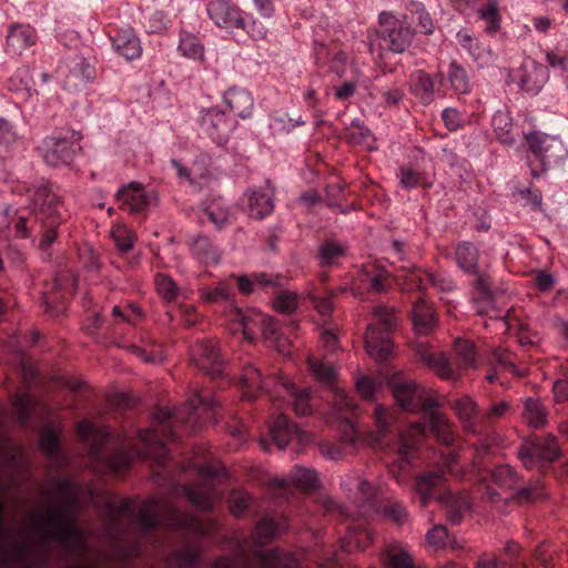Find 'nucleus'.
<instances>
[{
  "mask_svg": "<svg viewBox=\"0 0 568 568\" xmlns=\"http://www.w3.org/2000/svg\"><path fill=\"white\" fill-rule=\"evenodd\" d=\"M203 302L225 303L231 307L230 321L233 333L241 332L245 339L253 342L256 334L261 332L266 338L268 345L280 353H284L288 346L285 338H280L274 321L260 312L244 314L233 302L232 292L226 283L220 282L214 288L202 287L199 290Z\"/></svg>",
  "mask_w": 568,
  "mask_h": 568,
  "instance_id": "obj_1",
  "label": "nucleus"
},
{
  "mask_svg": "<svg viewBox=\"0 0 568 568\" xmlns=\"http://www.w3.org/2000/svg\"><path fill=\"white\" fill-rule=\"evenodd\" d=\"M81 139L79 132L62 129L43 139L38 146V152L50 166L65 165L74 159L77 151L80 150Z\"/></svg>",
  "mask_w": 568,
  "mask_h": 568,
  "instance_id": "obj_2",
  "label": "nucleus"
},
{
  "mask_svg": "<svg viewBox=\"0 0 568 568\" xmlns=\"http://www.w3.org/2000/svg\"><path fill=\"white\" fill-rule=\"evenodd\" d=\"M139 523L144 528L159 524L190 530L193 534H205L194 516L180 514L170 506L160 505L156 500H149L139 513Z\"/></svg>",
  "mask_w": 568,
  "mask_h": 568,
  "instance_id": "obj_3",
  "label": "nucleus"
},
{
  "mask_svg": "<svg viewBox=\"0 0 568 568\" xmlns=\"http://www.w3.org/2000/svg\"><path fill=\"white\" fill-rule=\"evenodd\" d=\"M374 316L383 325V331L376 325H369L365 333L364 345L369 357L382 362L393 351V343L386 332L395 325L396 317L393 311L385 306L375 307Z\"/></svg>",
  "mask_w": 568,
  "mask_h": 568,
  "instance_id": "obj_4",
  "label": "nucleus"
},
{
  "mask_svg": "<svg viewBox=\"0 0 568 568\" xmlns=\"http://www.w3.org/2000/svg\"><path fill=\"white\" fill-rule=\"evenodd\" d=\"M214 405L213 399L195 393L193 397L189 398L186 405L174 412L165 407L158 408L154 413V418L161 424L174 418L175 420L189 424L193 428L199 424L200 419L213 417Z\"/></svg>",
  "mask_w": 568,
  "mask_h": 568,
  "instance_id": "obj_5",
  "label": "nucleus"
},
{
  "mask_svg": "<svg viewBox=\"0 0 568 568\" xmlns=\"http://www.w3.org/2000/svg\"><path fill=\"white\" fill-rule=\"evenodd\" d=\"M378 21L381 26L378 36L385 42V47L394 53L405 52L412 44L415 30L405 20L387 11L379 14Z\"/></svg>",
  "mask_w": 568,
  "mask_h": 568,
  "instance_id": "obj_6",
  "label": "nucleus"
},
{
  "mask_svg": "<svg viewBox=\"0 0 568 568\" xmlns=\"http://www.w3.org/2000/svg\"><path fill=\"white\" fill-rule=\"evenodd\" d=\"M392 393L397 405L409 413H424L437 406L432 392L414 381L393 383Z\"/></svg>",
  "mask_w": 568,
  "mask_h": 568,
  "instance_id": "obj_7",
  "label": "nucleus"
},
{
  "mask_svg": "<svg viewBox=\"0 0 568 568\" xmlns=\"http://www.w3.org/2000/svg\"><path fill=\"white\" fill-rule=\"evenodd\" d=\"M525 141L531 153L540 161L542 171L567 156V149L559 135L531 131L525 134Z\"/></svg>",
  "mask_w": 568,
  "mask_h": 568,
  "instance_id": "obj_8",
  "label": "nucleus"
},
{
  "mask_svg": "<svg viewBox=\"0 0 568 568\" xmlns=\"http://www.w3.org/2000/svg\"><path fill=\"white\" fill-rule=\"evenodd\" d=\"M425 434L426 428L424 424L414 423L405 433L399 435L396 457L388 465L389 473L398 483L404 481V474L408 470L410 458L418 443L425 437Z\"/></svg>",
  "mask_w": 568,
  "mask_h": 568,
  "instance_id": "obj_9",
  "label": "nucleus"
},
{
  "mask_svg": "<svg viewBox=\"0 0 568 568\" xmlns=\"http://www.w3.org/2000/svg\"><path fill=\"white\" fill-rule=\"evenodd\" d=\"M201 483L185 486L184 491L187 500L199 510L207 511L221 499L215 489V470L210 465H202L199 469Z\"/></svg>",
  "mask_w": 568,
  "mask_h": 568,
  "instance_id": "obj_10",
  "label": "nucleus"
},
{
  "mask_svg": "<svg viewBox=\"0 0 568 568\" xmlns=\"http://www.w3.org/2000/svg\"><path fill=\"white\" fill-rule=\"evenodd\" d=\"M199 128L201 134L211 139L217 145H224L229 141L235 123L224 111L214 106L200 113Z\"/></svg>",
  "mask_w": 568,
  "mask_h": 568,
  "instance_id": "obj_11",
  "label": "nucleus"
},
{
  "mask_svg": "<svg viewBox=\"0 0 568 568\" xmlns=\"http://www.w3.org/2000/svg\"><path fill=\"white\" fill-rule=\"evenodd\" d=\"M558 457L557 440L552 436L525 444L518 449V458L526 468H540Z\"/></svg>",
  "mask_w": 568,
  "mask_h": 568,
  "instance_id": "obj_12",
  "label": "nucleus"
},
{
  "mask_svg": "<svg viewBox=\"0 0 568 568\" xmlns=\"http://www.w3.org/2000/svg\"><path fill=\"white\" fill-rule=\"evenodd\" d=\"M191 361L200 371L211 376L221 374L224 366L213 341L196 343L191 349Z\"/></svg>",
  "mask_w": 568,
  "mask_h": 568,
  "instance_id": "obj_13",
  "label": "nucleus"
},
{
  "mask_svg": "<svg viewBox=\"0 0 568 568\" xmlns=\"http://www.w3.org/2000/svg\"><path fill=\"white\" fill-rule=\"evenodd\" d=\"M207 14L220 28L242 26L243 10L233 0H210Z\"/></svg>",
  "mask_w": 568,
  "mask_h": 568,
  "instance_id": "obj_14",
  "label": "nucleus"
},
{
  "mask_svg": "<svg viewBox=\"0 0 568 568\" xmlns=\"http://www.w3.org/2000/svg\"><path fill=\"white\" fill-rule=\"evenodd\" d=\"M455 257L457 265L465 273L476 277L477 285L487 290L488 282L478 267V250L469 242H462L456 246Z\"/></svg>",
  "mask_w": 568,
  "mask_h": 568,
  "instance_id": "obj_15",
  "label": "nucleus"
},
{
  "mask_svg": "<svg viewBox=\"0 0 568 568\" xmlns=\"http://www.w3.org/2000/svg\"><path fill=\"white\" fill-rule=\"evenodd\" d=\"M120 199L131 213H138L149 207L156 200L153 193H146L139 182H130L121 186L116 192Z\"/></svg>",
  "mask_w": 568,
  "mask_h": 568,
  "instance_id": "obj_16",
  "label": "nucleus"
},
{
  "mask_svg": "<svg viewBox=\"0 0 568 568\" xmlns=\"http://www.w3.org/2000/svg\"><path fill=\"white\" fill-rule=\"evenodd\" d=\"M113 50L124 59L132 61L142 55L141 41L132 28L119 29L111 37Z\"/></svg>",
  "mask_w": 568,
  "mask_h": 568,
  "instance_id": "obj_17",
  "label": "nucleus"
},
{
  "mask_svg": "<svg viewBox=\"0 0 568 568\" xmlns=\"http://www.w3.org/2000/svg\"><path fill=\"white\" fill-rule=\"evenodd\" d=\"M60 202L54 195L42 204L41 213L48 215V222L43 223V230L39 243V247L43 251L50 247L58 236V227L61 223Z\"/></svg>",
  "mask_w": 568,
  "mask_h": 568,
  "instance_id": "obj_18",
  "label": "nucleus"
},
{
  "mask_svg": "<svg viewBox=\"0 0 568 568\" xmlns=\"http://www.w3.org/2000/svg\"><path fill=\"white\" fill-rule=\"evenodd\" d=\"M342 486L349 491L348 497L359 509L371 506L377 493L374 485L355 475H347L342 480Z\"/></svg>",
  "mask_w": 568,
  "mask_h": 568,
  "instance_id": "obj_19",
  "label": "nucleus"
},
{
  "mask_svg": "<svg viewBox=\"0 0 568 568\" xmlns=\"http://www.w3.org/2000/svg\"><path fill=\"white\" fill-rule=\"evenodd\" d=\"M548 80L546 68L531 61L520 68L519 87L528 94L536 95L540 92Z\"/></svg>",
  "mask_w": 568,
  "mask_h": 568,
  "instance_id": "obj_20",
  "label": "nucleus"
},
{
  "mask_svg": "<svg viewBox=\"0 0 568 568\" xmlns=\"http://www.w3.org/2000/svg\"><path fill=\"white\" fill-rule=\"evenodd\" d=\"M270 432L274 444L280 449H284L293 439H297L300 443L308 440V436L298 427L291 426L287 417L284 415H278L276 417Z\"/></svg>",
  "mask_w": 568,
  "mask_h": 568,
  "instance_id": "obj_21",
  "label": "nucleus"
},
{
  "mask_svg": "<svg viewBox=\"0 0 568 568\" xmlns=\"http://www.w3.org/2000/svg\"><path fill=\"white\" fill-rule=\"evenodd\" d=\"M267 190H251L247 192L248 212L254 219L262 220L274 210L275 189L266 182Z\"/></svg>",
  "mask_w": 568,
  "mask_h": 568,
  "instance_id": "obj_22",
  "label": "nucleus"
},
{
  "mask_svg": "<svg viewBox=\"0 0 568 568\" xmlns=\"http://www.w3.org/2000/svg\"><path fill=\"white\" fill-rule=\"evenodd\" d=\"M453 408L465 430L471 434L479 432V406L470 396L464 395L456 399Z\"/></svg>",
  "mask_w": 568,
  "mask_h": 568,
  "instance_id": "obj_23",
  "label": "nucleus"
},
{
  "mask_svg": "<svg viewBox=\"0 0 568 568\" xmlns=\"http://www.w3.org/2000/svg\"><path fill=\"white\" fill-rule=\"evenodd\" d=\"M37 41L36 30L28 24H14L7 34V51L11 54H20Z\"/></svg>",
  "mask_w": 568,
  "mask_h": 568,
  "instance_id": "obj_24",
  "label": "nucleus"
},
{
  "mask_svg": "<svg viewBox=\"0 0 568 568\" xmlns=\"http://www.w3.org/2000/svg\"><path fill=\"white\" fill-rule=\"evenodd\" d=\"M274 377L278 382L276 392L293 400V408L298 416H305L312 413L313 404L311 403V396L307 389L297 392L295 387L287 381H284L282 376L275 375Z\"/></svg>",
  "mask_w": 568,
  "mask_h": 568,
  "instance_id": "obj_25",
  "label": "nucleus"
},
{
  "mask_svg": "<svg viewBox=\"0 0 568 568\" xmlns=\"http://www.w3.org/2000/svg\"><path fill=\"white\" fill-rule=\"evenodd\" d=\"M223 100L229 109L239 118L246 119L251 116L254 109V100L247 90L231 88L224 93Z\"/></svg>",
  "mask_w": 568,
  "mask_h": 568,
  "instance_id": "obj_26",
  "label": "nucleus"
},
{
  "mask_svg": "<svg viewBox=\"0 0 568 568\" xmlns=\"http://www.w3.org/2000/svg\"><path fill=\"white\" fill-rule=\"evenodd\" d=\"M447 519L458 525L470 510V503L466 494H445L439 500Z\"/></svg>",
  "mask_w": 568,
  "mask_h": 568,
  "instance_id": "obj_27",
  "label": "nucleus"
},
{
  "mask_svg": "<svg viewBox=\"0 0 568 568\" xmlns=\"http://www.w3.org/2000/svg\"><path fill=\"white\" fill-rule=\"evenodd\" d=\"M412 318L418 334H428L436 325L437 320L433 306L424 298L414 303Z\"/></svg>",
  "mask_w": 568,
  "mask_h": 568,
  "instance_id": "obj_28",
  "label": "nucleus"
},
{
  "mask_svg": "<svg viewBox=\"0 0 568 568\" xmlns=\"http://www.w3.org/2000/svg\"><path fill=\"white\" fill-rule=\"evenodd\" d=\"M178 51L185 59L204 62V44L197 36L187 30H181L179 32Z\"/></svg>",
  "mask_w": 568,
  "mask_h": 568,
  "instance_id": "obj_29",
  "label": "nucleus"
},
{
  "mask_svg": "<svg viewBox=\"0 0 568 568\" xmlns=\"http://www.w3.org/2000/svg\"><path fill=\"white\" fill-rule=\"evenodd\" d=\"M358 287L354 288V295L357 296V290H372L375 293H384L387 291L385 283V273L378 270L374 264L367 263L363 266V271L358 277Z\"/></svg>",
  "mask_w": 568,
  "mask_h": 568,
  "instance_id": "obj_30",
  "label": "nucleus"
},
{
  "mask_svg": "<svg viewBox=\"0 0 568 568\" xmlns=\"http://www.w3.org/2000/svg\"><path fill=\"white\" fill-rule=\"evenodd\" d=\"M240 386L243 398L254 399L263 389V378L260 369L252 364L244 365L240 376Z\"/></svg>",
  "mask_w": 568,
  "mask_h": 568,
  "instance_id": "obj_31",
  "label": "nucleus"
},
{
  "mask_svg": "<svg viewBox=\"0 0 568 568\" xmlns=\"http://www.w3.org/2000/svg\"><path fill=\"white\" fill-rule=\"evenodd\" d=\"M424 417L428 419L430 429L438 440L446 445L453 442V425L444 414L436 409V406L425 410Z\"/></svg>",
  "mask_w": 568,
  "mask_h": 568,
  "instance_id": "obj_32",
  "label": "nucleus"
},
{
  "mask_svg": "<svg viewBox=\"0 0 568 568\" xmlns=\"http://www.w3.org/2000/svg\"><path fill=\"white\" fill-rule=\"evenodd\" d=\"M317 483V476L314 470L296 466L292 469L290 478L276 477L273 484L278 487L293 485L301 489L313 488Z\"/></svg>",
  "mask_w": 568,
  "mask_h": 568,
  "instance_id": "obj_33",
  "label": "nucleus"
},
{
  "mask_svg": "<svg viewBox=\"0 0 568 568\" xmlns=\"http://www.w3.org/2000/svg\"><path fill=\"white\" fill-rule=\"evenodd\" d=\"M410 89L413 93L424 103L433 101L435 84L428 73L423 70H416L410 74Z\"/></svg>",
  "mask_w": 568,
  "mask_h": 568,
  "instance_id": "obj_34",
  "label": "nucleus"
},
{
  "mask_svg": "<svg viewBox=\"0 0 568 568\" xmlns=\"http://www.w3.org/2000/svg\"><path fill=\"white\" fill-rule=\"evenodd\" d=\"M78 434L84 440L91 442L90 455L98 458L101 445L106 442L109 433L105 429L95 427L90 422H81L78 425Z\"/></svg>",
  "mask_w": 568,
  "mask_h": 568,
  "instance_id": "obj_35",
  "label": "nucleus"
},
{
  "mask_svg": "<svg viewBox=\"0 0 568 568\" xmlns=\"http://www.w3.org/2000/svg\"><path fill=\"white\" fill-rule=\"evenodd\" d=\"M193 256L202 264L216 265L220 262L217 248L204 236L195 237L191 243Z\"/></svg>",
  "mask_w": 568,
  "mask_h": 568,
  "instance_id": "obj_36",
  "label": "nucleus"
},
{
  "mask_svg": "<svg viewBox=\"0 0 568 568\" xmlns=\"http://www.w3.org/2000/svg\"><path fill=\"white\" fill-rule=\"evenodd\" d=\"M160 432H166V426H161V429H144L140 432V440L146 446V454L155 458H161L165 455V439L160 436Z\"/></svg>",
  "mask_w": 568,
  "mask_h": 568,
  "instance_id": "obj_37",
  "label": "nucleus"
},
{
  "mask_svg": "<svg viewBox=\"0 0 568 568\" xmlns=\"http://www.w3.org/2000/svg\"><path fill=\"white\" fill-rule=\"evenodd\" d=\"M491 125L500 142L505 144H513L515 142L513 119L507 111L498 110L491 119Z\"/></svg>",
  "mask_w": 568,
  "mask_h": 568,
  "instance_id": "obj_38",
  "label": "nucleus"
},
{
  "mask_svg": "<svg viewBox=\"0 0 568 568\" xmlns=\"http://www.w3.org/2000/svg\"><path fill=\"white\" fill-rule=\"evenodd\" d=\"M524 420L534 428L541 427L547 422V412L539 399L527 398L524 403Z\"/></svg>",
  "mask_w": 568,
  "mask_h": 568,
  "instance_id": "obj_39",
  "label": "nucleus"
},
{
  "mask_svg": "<svg viewBox=\"0 0 568 568\" xmlns=\"http://www.w3.org/2000/svg\"><path fill=\"white\" fill-rule=\"evenodd\" d=\"M346 247L335 241H327L318 248V261L322 266H331L346 255Z\"/></svg>",
  "mask_w": 568,
  "mask_h": 568,
  "instance_id": "obj_40",
  "label": "nucleus"
},
{
  "mask_svg": "<svg viewBox=\"0 0 568 568\" xmlns=\"http://www.w3.org/2000/svg\"><path fill=\"white\" fill-rule=\"evenodd\" d=\"M423 361L430 367L436 375L443 379H454L456 375L452 371L447 359L442 354L423 353Z\"/></svg>",
  "mask_w": 568,
  "mask_h": 568,
  "instance_id": "obj_41",
  "label": "nucleus"
},
{
  "mask_svg": "<svg viewBox=\"0 0 568 568\" xmlns=\"http://www.w3.org/2000/svg\"><path fill=\"white\" fill-rule=\"evenodd\" d=\"M493 483L503 489H514L518 484V476L509 465H501L491 471Z\"/></svg>",
  "mask_w": 568,
  "mask_h": 568,
  "instance_id": "obj_42",
  "label": "nucleus"
},
{
  "mask_svg": "<svg viewBox=\"0 0 568 568\" xmlns=\"http://www.w3.org/2000/svg\"><path fill=\"white\" fill-rule=\"evenodd\" d=\"M427 544L435 549H444L446 547L457 548L458 545L452 540L447 528L444 525L434 526L426 534Z\"/></svg>",
  "mask_w": 568,
  "mask_h": 568,
  "instance_id": "obj_43",
  "label": "nucleus"
},
{
  "mask_svg": "<svg viewBox=\"0 0 568 568\" xmlns=\"http://www.w3.org/2000/svg\"><path fill=\"white\" fill-rule=\"evenodd\" d=\"M403 274L398 275V278L403 280L402 286L406 291L412 290H425L427 285V278L424 276L427 274L419 268L412 267L409 270L403 268Z\"/></svg>",
  "mask_w": 568,
  "mask_h": 568,
  "instance_id": "obj_44",
  "label": "nucleus"
},
{
  "mask_svg": "<svg viewBox=\"0 0 568 568\" xmlns=\"http://www.w3.org/2000/svg\"><path fill=\"white\" fill-rule=\"evenodd\" d=\"M111 236L121 252L131 251L136 239L133 231L122 224H116L111 229Z\"/></svg>",
  "mask_w": 568,
  "mask_h": 568,
  "instance_id": "obj_45",
  "label": "nucleus"
},
{
  "mask_svg": "<svg viewBox=\"0 0 568 568\" xmlns=\"http://www.w3.org/2000/svg\"><path fill=\"white\" fill-rule=\"evenodd\" d=\"M443 480V473L434 471L422 476L416 483V490L420 496L422 506H426L429 493L433 487L438 486Z\"/></svg>",
  "mask_w": 568,
  "mask_h": 568,
  "instance_id": "obj_46",
  "label": "nucleus"
},
{
  "mask_svg": "<svg viewBox=\"0 0 568 568\" xmlns=\"http://www.w3.org/2000/svg\"><path fill=\"white\" fill-rule=\"evenodd\" d=\"M448 78L456 93L466 94L470 91V84L466 71L456 62L450 63Z\"/></svg>",
  "mask_w": 568,
  "mask_h": 568,
  "instance_id": "obj_47",
  "label": "nucleus"
},
{
  "mask_svg": "<svg viewBox=\"0 0 568 568\" xmlns=\"http://www.w3.org/2000/svg\"><path fill=\"white\" fill-rule=\"evenodd\" d=\"M455 354L463 369H467L475 364V348L469 341L458 338L455 343Z\"/></svg>",
  "mask_w": 568,
  "mask_h": 568,
  "instance_id": "obj_48",
  "label": "nucleus"
},
{
  "mask_svg": "<svg viewBox=\"0 0 568 568\" xmlns=\"http://www.w3.org/2000/svg\"><path fill=\"white\" fill-rule=\"evenodd\" d=\"M297 304L298 295L291 291L281 292L273 300L274 310L287 315L295 312Z\"/></svg>",
  "mask_w": 568,
  "mask_h": 568,
  "instance_id": "obj_49",
  "label": "nucleus"
},
{
  "mask_svg": "<svg viewBox=\"0 0 568 568\" xmlns=\"http://www.w3.org/2000/svg\"><path fill=\"white\" fill-rule=\"evenodd\" d=\"M375 424L378 429V435H384L389 430L390 425L395 422V410L376 404L374 408Z\"/></svg>",
  "mask_w": 568,
  "mask_h": 568,
  "instance_id": "obj_50",
  "label": "nucleus"
},
{
  "mask_svg": "<svg viewBox=\"0 0 568 568\" xmlns=\"http://www.w3.org/2000/svg\"><path fill=\"white\" fill-rule=\"evenodd\" d=\"M310 368L315 378L322 384H329L336 376L335 368L329 364H324L320 359L308 358Z\"/></svg>",
  "mask_w": 568,
  "mask_h": 568,
  "instance_id": "obj_51",
  "label": "nucleus"
},
{
  "mask_svg": "<svg viewBox=\"0 0 568 568\" xmlns=\"http://www.w3.org/2000/svg\"><path fill=\"white\" fill-rule=\"evenodd\" d=\"M478 16L486 22V31L496 32L500 27V16L495 2H489L486 7L478 10Z\"/></svg>",
  "mask_w": 568,
  "mask_h": 568,
  "instance_id": "obj_52",
  "label": "nucleus"
},
{
  "mask_svg": "<svg viewBox=\"0 0 568 568\" xmlns=\"http://www.w3.org/2000/svg\"><path fill=\"white\" fill-rule=\"evenodd\" d=\"M154 283L159 295L165 301L171 302L178 296V285L170 276L165 274H158Z\"/></svg>",
  "mask_w": 568,
  "mask_h": 568,
  "instance_id": "obj_53",
  "label": "nucleus"
},
{
  "mask_svg": "<svg viewBox=\"0 0 568 568\" xmlns=\"http://www.w3.org/2000/svg\"><path fill=\"white\" fill-rule=\"evenodd\" d=\"M413 22L416 24L418 32L429 36L434 32V23L430 14L422 4H414Z\"/></svg>",
  "mask_w": 568,
  "mask_h": 568,
  "instance_id": "obj_54",
  "label": "nucleus"
},
{
  "mask_svg": "<svg viewBox=\"0 0 568 568\" xmlns=\"http://www.w3.org/2000/svg\"><path fill=\"white\" fill-rule=\"evenodd\" d=\"M241 24L236 28L244 30L253 39H264L267 34L265 26L245 12H243Z\"/></svg>",
  "mask_w": 568,
  "mask_h": 568,
  "instance_id": "obj_55",
  "label": "nucleus"
},
{
  "mask_svg": "<svg viewBox=\"0 0 568 568\" xmlns=\"http://www.w3.org/2000/svg\"><path fill=\"white\" fill-rule=\"evenodd\" d=\"M12 406L18 420L24 424L33 408L31 398L27 394H18L13 398Z\"/></svg>",
  "mask_w": 568,
  "mask_h": 568,
  "instance_id": "obj_56",
  "label": "nucleus"
},
{
  "mask_svg": "<svg viewBox=\"0 0 568 568\" xmlns=\"http://www.w3.org/2000/svg\"><path fill=\"white\" fill-rule=\"evenodd\" d=\"M385 568H414V561L404 550L398 552L387 551Z\"/></svg>",
  "mask_w": 568,
  "mask_h": 568,
  "instance_id": "obj_57",
  "label": "nucleus"
},
{
  "mask_svg": "<svg viewBox=\"0 0 568 568\" xmlns=\"http://www.w3.org/2000/svg\"><path fill=\"white\" fill-rule=\"evenodd\" d=\"M168 14L163 11H154L146 20V29L150 33H161L166 30L169 26Z\"/></svg>",
  "mask_w": 568,
  "mask_h": 568,
  "instance_id": "obj_58",
  "label": "nucleus"
},
{
  "mask_svg": "<svg viewBox=\"0 0 568 568\" xmlns=\"http://www.w3.org/2000/svg\"><path fill=\"white\" fill-rule=\"evenodd\" d=\"M276 531L273 520L264 519L254 528L253 538L257 544L262 545L265 544Z\"/></svg>",
  "mask_w": 568,
  "mask_h": 568,
  "instance_id": "obj_59",
  "label": "nucleus"
},
{
  "mask_svg": "<svg viewBox=\"0 0 568 568\" xmlns=\"http://www.w3.org/2000/svg\"><path fill=\"white\" fill-rule=\"evenodd\" d=\"M272 281L265 280L264 275H256L254 278H250L245 275L237 277V287L243 294H250L254 291V286H267L271 285Z\"/></svg>",
  "mask_w": 568,
  "mask_h": 568,
  "instance_id": "obj_60",
  "label": "nucleus"
},
{
  "mask_svg": "<svg viewBox=\"0 0 568 568\" xmlns=\"http://www.w3.org/2000/svg\"><path fill=\"white\" fill-rule=\"evenodd\" d=\"M510 410V405L506 400H500L490 405L483 415V419L487 423L505 418Z\"/></svg>",
  "mask_w": 568,
  "mask_h": 568,
  "instance_id": "obj_61",
  "label": "nucleus"
},
{
  "mask_svg": "<svg viewBox=\"0 0 568 568\" xmlns=\"http://www.w3.org/2000/svg\"><path fill=\"white\" fill-rule=\"evenodd\" d=\"M546 62L554 69L568 72V59L564 57L562 48L556 47L554 50L547 51Z\"/></svg>",
  "mask_w": 568,
  "mask_h": 568,
  "instance_id": "obj_62",
  "label": "nucleus"
},
{
  "mask_svg": "<svg viewBox=\"0 0 568 568\" xmlns=\"http://www.w3.org/2000/svg\"><path fill=\"white\" fill-rule=\"evenodd\" d=\"M40 448L50 456L58 452L59 438L52 429L48 428L42 433L40 438Z\"/></svg>",
  "mask_w": 568,
  "mask_h": 568,
  "instance_id": "obj_63",
  "label": "nucleus"
},
{
  "mask_svg": "<svg viewBox=\"0 0 568 568\" xmlns=\"http://www.w3.org/2000/svg\"><path fill=\"white\" fill-rule=\"evenodd\" d=\"M251 496L244 491H233L230 496L231 510L239 516L250 505Z\"/></svg>",
  "mask_w": 568,
  "mask_h": 568,
  "instance_id": "obj_64",
  "label": "nucleus"
}]
</instances>
